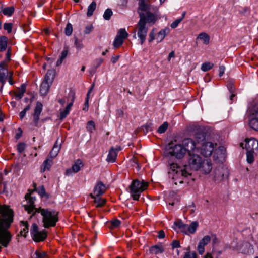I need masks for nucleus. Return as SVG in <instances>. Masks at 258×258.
<instances>
[{
  "mask_svg": "<svg viewBox=\"0 0 258 258\" xmlns=\"http://www.w3.org/2000/svg\"><path fill=\"white\" fill-rule=\"evenodd\" d=\"M196 143L190 138L184 139L182 141V145L183 148L185 149V153L188 152L189 155L190 153L199 152L200 146H196Z\"/></svg>",
  "mask_w": 258,
  "mask_h": 258,
  "instance_id": "6e6552de",
  "label": "nucleus"
},
{
  "mask_svg": "<svg viewBox=\"0 0 258 258\" xmlns=\"http://www.w3.org/2000/svg\"><path fill=\"white\" fill-rule=\"evenodd\" d=\"M226 172V169L222 167H218L214 171L213 178L215 181L220 182L223 179Z\"/></svg>",
  "mask_w": 258,
  "mask_h": 258,
  "instance_id": "ddd939ff",
  "label": "nucleus"
},
{
  "mask_svg": "<svg viewBox=\"0 0 258 258\" xmlns=\"http://www.w3.org/2000/svg\"><path fill=\"white\" fill-rule=\"evenodd\" d=\"M25 199L28 201V205H24V207L25 210L29 214L32 213V216H34L37 213H35V209L37 208L35 207L34 205L36 199L35 197L31 196L30 194H26L25 195Z\"/></svg>",
  "mask_w": 258,
  "mask_h": 258,
  "instance_id": "9d476101",
  "label": "nucleus"
},
{
  "mask_svg": "<svg viewBox=\"0 0 258 258\" xmlns=\"http://www.w3.org/2000/svg\"><path fill=\"white\" fill-rule=\"evenodd\" d=\"M0 71H8V63L6 61H3L1 62Z\"/></svg>",
  "mask_w": 258,
  "mask_h": 258,
  "instance_id": "8fccbe9b",
  "label": "nucleus"
},
{
  "mask_svg": "<svg viewBox=\"0 0 258 258\" xmlns=\"http://www.w3.org/2000/svg\"><path fill=\"white\" fill-rule=\"evenodd\" d=\"M106 190V186L104 184H103L102 182L99 181L95 185L93 192L95 195L97 197H99L102 195H103Z\"/></svg>",
  "mask_w": 258,
  "mask_h": 258,
  "instance_id": "a211bd4d",
  "label": "nucleus"
},
{
  "mask_svg": "<svg viewBox=\"0 0 258 258\" xmlns=\"http://www.w3.org/2000/svg\"><path fill=\"white\" fill-rule=\"evenodd\" d=\"M51 84L45 82H42L40 88V94L43 96L46 95L49 92V88Z\"/></svg>",
  "mask_w": 258,
  "mask_h": 258,
  "instance_id": "412c9836",
  "label": "nucleus"
},
{
  "mask_svg": "<svg viewBox=\"0 0 258 258\" xmlns=\"http://www.w3.org/2000/svg\"><path fill=\"white\" fill-rule=\"evenodd\" d=\"M74 99H75V94H74V93H73L72 94V99L71 102L69 103L66 107V108L70 110H71V108L73 104Z\"/></svg>",
  "mask_w": 258,
  "mask_h": 258,
  "instance_id": "680f3d73",
  "label": "nucleus"
},
{
  "mask_svg": "<svg viewBox=\"0 0 258 258\" xmlns=\"http://www.w3.org/2000/svg\"><path fill=\"white\" fill-rule=\"evenodd\" d=\"M26 147V144L24 143H20L17 146V150L19 153L23 152Z\"/></svg>",
  "mask_w": 258,
  "mask_h": 258,
  "instance_id": "603ef678",
  "label": "nucleus"
},
{
  "mask_svg": "<svg viewBox=\"0 0 258 258\" xmlns=\"http://www.w3.org/2000/svg\"><path fill=\"white\" fill-rule=\"evenodd\" d=\"M35 213H40L42 216L43 227L49 228L55 226L58 221L59 212L53 209H44L41 207L35 209Z\"/></svg>",
  "mask_w": 258,
  "mask_h": 258,
  "instance_id": "f03ea898",
  "label": "nucleus"
},
{
  "mask_svg": "<svg viewBox=\"0 0 258 258\" xmlns=\"http://www.w3.org/2000/svg\"><path fill=\"white\" fill-rule=\"evenodd\" d=\"M30 233L32 239L36 242L43 241L47 236L46 231H39L38 226L36 223L32 224L30 228Z\"/></svg>",
  "mask_w": 258,
  "mask_h": 258,
  "instance_id": "423d86ee",
  "label": "nucleus"
},
{
  "mask_svg": "<svg viewBox=\"0 0 258 258\" xmlns=\"http://www.w3.org/2000/svg\"><path fill=\"white\" fill-rule=\"evenodd\" d=\"M86 128L88 132L92 133L95 130V124L93 121L90 120L87 122Z\"/></svg>",
  "mask_w": 258,
  "mask_h": 258,
  "instance_id": "a19ab883",
  "label": "nucleus"
},
{
  "mask_svg": "<svg viewBox=\"0 0 258 258\" xmlns=\"http://www.w3.org/2000/svg\"><path fill=\"white\" fill-rule=\"evenodd\" d=\"M250 114L254 116L249 122V126L253 130L258 131V106H254L250 110Z\"/></svg>",
  "mask_w": 258,
  "mask_h": 258,
  "instance_id": "9b49d317",
  "label": "nucleus"
},
{
  "mask_svg": "<svg viewBox=\"0 0 258 258\" xmlns=\"http://www.w3.org/2000/svg\"><path fill=\"white\" fill-rule=\"evenodd\" d=\"M113 13L111 9H107L105 10L103 18L106 20H109L111 18Z\"/></svg>",
  "mask_w": 258,
  "mask_h": 258,
  "instance_id": "c03bdc74",
  "label": "nucleus"
},
{
  "mask_svg": "<svg viewBox=\"0 0 258 258\" xmlns=\"http://www.w3.org/2000/svg\"><path fill=\"white\" fill-rule=\"evenodd\" d=\"M123 42L124 40L116 36L113 43L114 47L115 48L119 47L123 44Z\"/></svg>",
  "mask_w": 258,
  "mask_h": 258,
  "instance_id": "e433bc0d",
  "label": "nucleus"
},
{
  "mask_svg": "<svg viewBox=\"0 0 258 258\" xmlns=\"http://www.w3.org/2000/svg\"><path fill=\"white\" fill-rule=\"evenodd\" d=\"M246 160L249 164H251L254 161V153L253 151L246 150Z\"/></svg>",
  "mask_w": 258,
  "mask_h": 258,
  "instance_id": "473e14b6",
  "label": "nucleus"
},
{
  "mask_svg": "<svg viewBox=\"0 0 258 258\" xmlns=\"http://www.w3.org/2000/svg\"><path fill=\"white\" fill-rule=\"evenodd\" d=\"M68 53V47H65L61 53L60 58L56 62V66H59L62 63L63 60L67 57Z\"/></svg>",
  "mask_w": 258,
  "mask_h": 258,
  "instance_id": "a878e982",
  "label": "nucleus"
},
{
  "mask_svg": "<svg viewBox=\"0 0 258 258\" xmlns=\"http://www.w3.org/2000/svg\"><path fill=\"white\" fill-rule=\"evenodd\" d=\"M203 160L198 154L190 153L188 159V163L183 167L178 166L176 163L170 164L168 174L174 180V184L177 185L178 183H182L183 177H187L191 175L190 170L197 171L200 169Z\"/></svg>",
  "mask_w": 258,
  "mask_h": 258,
  "instance_id": "f257e3e1",
  "label": "nucleus"
},
{
  "mask_svg": "<svg viewBox=\"0 0 258 258\" xmlns=\"http://www.w3.org/2000/svg\"><path fill=\"white\" fill-rule=\"evenodd\" d=\"M148 186V183L143 180H134L129 186L130 194L134 200H139L141 194L146 190Z\"/></svg>",
  "mask_w": 258,
  "mask_h": 258,
  "instance_id": "7ed1b4c3",
  "label": "nucleus"
},
{
  "mask_svg": "<svg viewBox=\"0 0 258 258\" xmlns=\"http://www.w3.org/2000/svg\"><path fill=\"white\" fill-rule=\"evenodd\" d=\"M43 108V105L42 104L37 101L36 104V106L34 110V113L32 114V116L33 118V124L36 127H37L38 126V121L39 120V117L41 114V113L42 112Z\"/></svg>",
  "mask_w": 258,
  "mask_h": 258,
  "instance_id": "f8f14e48",
  "label": "nucleus"
},
{
  "mask_svg": "<svg viewBox=\"0 0 258 258\" xmlns=\"http://www.w3.org/2000/svg\"><path fill=\"white\" fill-rule=\"evenodd\" d=\"M219 152H221L220 158H224L225 149L223 146H221L219 147L218 149L217 150V153L218 154Z\"/></svg>",
  "mask_w": 258,
  "mask_h": 258,
  "instance_id": "4d7b16f0",
  "label": "nucleus"
},
{
  "mask_svg": "<svg viewBox=\"0 0 258 258\" xmlns=\"http://www.w3.org/2000/svg\"><path fill=\"white\" fill-rule=\"evenodd\" d=\"M174 225L179 229H182V231L186 230L187 225L184 224L181 220H178L174 222Z\"/></svg>",
  "mask_w": 258,
  "mask_h": 258,
  "instance_id": "4c0bfd02",
  "label": "nucleus"
},
{
  "mask_svg": "<svg viewBox=\"0 0 258 258\" xmlns=\"http://www.w3.org/2000/svg\"><path fill=\"white\" fill-rule=\"evenodd\" d=\"M169 32L170 29L169 28H165L160 30L156 37V39L158 40V42H161Z\"/></svg>",
  "mask_w": 258,
  "mask_h": 258,
  "instance_id": "aec40b11",
  "label": "nucleus"
},
{
  "mask_svg": "<svg viewBox=\"0 0 258 258\" xmlns=\"http://www.w3.org/2000/svg\"><path fill=\"white\" fill-rule=\"evenodd\" d=\"M245 148L246 150H254L258 152V141L254 138H252L249 140H245Z\"/></svg>",
  "mask_w": 258,
  "mask_h": 258,
  "instance_id": "4468645a",
  "label": "nucleus"
},
{
  "mask_svg": "<svg viewBox=\"0 0 258 258\" xmlns=\"http://www.w3.org/2000/svg\"><path fill=\"white\" fill-rule=\"evenodd\" d=\"M36 255V258H46L47 254L45 252H41L39 250H36L34 253Z\"/></svg>",
  "mask_w": 258,
  "mask_h": 258,
  "instance_id": "de8ad7c7",
  "label": "nucleus"
},
{
  "mask_svg": "<svg viewBox=\"0 0 258 258\" xmlns=\"http://www.w3.org/2000/svg\"><path fill=\"white\" fill-rule=\"evenodd\" d=\"M169 154L175 156L176 158L181 159L185 155V149L181 144H175L173 142L170 143L167 147Z\"/></svg>",
  "mask_w": 258,
  "mask_h": 258,
  "instance_id": "39448f33",
  "label": "nucleus"
},
{
  "mask_svg": "<svg viewBox=\"0 0 258 258\" xmlns=\"http://www.w3.org/2000/svg\"><path fill=\"white\" fill-rule=\"evenodd\" d=\"M199 39L203 40L204 41V43L205 44H208L209 43V36L208 34L205 33H200L198 37Z\"/></svg>",
  "mask_w": 258,
  "mask_h": 258,
  "instance_id": "c9c22d12",
  "label": "nucleus"
},
{
  "mask_svg": "<svg viewBox=\"0 0 258 258\" xmlns=\"http://www.w3.org/2000/svg\"><path fill=\"white\" fill-rule=\"evenodd\" d=\"M8 71H0V82L2 84V87L4 86L5 84L7 79L8 76Z\"/></svg>",
  "mask_w": 258,
  "mask_h": 258,
  "instance_id": "f704fd0d",
  "label": "nucleus"
},
{
  "mask_svg": "<svg viewBox=\"0 0 258 258\" xmlns=\"http://www.w3.org/2000/svg\"><path fill=\"white\" fill-rule=\"evenodd\" d=\"M149 5L146 3V0H139L138 12L140 10H146L149 9Z\"/></svg>",
  "mask_w": 258,
  "mask_h": 258,
  "instance_id": "2f4dec72",
  "label": "nucleus"
},
{
  "mask_svg": "<svg viewBox=\"0 0 258 258\" xmlns=\"http://www.w3.org/2000/svg\"><path fill=\"white\" fill-rule=\"evenodd\" d=\"M195 138L197 142V145L199 146L202 145L203 143L207 142L206 140L205 135L204 133H198L196 134Z\"/></svg>",
  "mask_w": 258,
  "mask_h": 258,
  "instance_id": "b1692460",
  "label": "nucleus"
},
{
  "mask_svg": "<svg viewBox=\"0 0 258 258\" xmlns=\"http://www.w3.org/2000/svg\"><path fill=\"white\" fill-rule=\"evenodd\" d=\"M21 223L23 227L20 232V235L26 237V234L28 232L29 225L27 221H21Z\"/></svg>",
  "mask_w": 258,
  "mask_h": 258,
  "instance_id": "bb28decb",
  "label": "nucleus"
},
{
  "mask_svg": "<svg viewBox=\"0 0 258 258\" xmlns=\"http://www.w3.org/2000/svg\"><path fill=\"white\" fill-rule=\"evenodd\" d=\"M93 27L92 25H88L85 27L84 30V33L86 34H89L93 30Z\"/></svg>",
  "mask_w": 258,
  "mask_h": 258,
  "instance_id": "bf43d9fd",
  "label": "nucleus"
},
{
  "mask_svg": "<svg viewBox=\"0 0 258 258\" xmlns=\"http://www.w3.org/2000/svg\"><path fill=\"white\" fill-rule=\"evenodd\" d=\"M11 60V52H10V49H9L7 52L6 55V58L4 61H6L7 63Z\"/></svg>",
  "mask_w": 258,
  "mask_h": 258,
  "instance_id": "0e129e2a",
  "label": "nucleus"
},
{
  "mask_svg": "<svg viewBox=\"0 0 258 258\" xmlns=\"http://www.w3.org/2000/svg\"><path fill=\"white\" fill-rule=\"evenodd\" d=\"M8 39L6 36H1L0 38V51H5L7 47Z\"/></svg>",
  "mask_w": 258,
  "mask_h": 258,
  "instance_id": "cd10ccee",
  "label": "nucleus"
},
{
  "mask_svg": "<svg viewBox=\"0 0 258 258\" xmlns=\"http://www.w3.org/2000/svg\"><path fill=\"white\" fill-rule=\"evenodd\" d=\"M70 111V110H69L68 109L66 108L63 111H61L60 113V115H59L60 119H63V118H64L67 116V115L69 114Z\"/></svg>",
  "mask_w": 258,
  "mask_h": 258,
  "instance_id": "864d4df0",
  "label": "nucleus"
},
{
  "mask_svg": "<svg viewBox=\"0 0 258 258\" xmlns=\"http://www.w3.org/2000/svg\"><path fill=\"white\" fill-rule=\"evenodd\" d=\"M117 152L115 149L112 147L109 151L107 158V161L109 162H114L115 161L117 157Z\"/></svg>",
  "mask_w": 258,
  "mask_h": 258,
  "instance_id": "5701e85b",
  "label": "nucleus"
},
{
  "mask_svg": "<svg viewBox=\"0 0 258 258\" xmlns=\"http://www.w3.org/2000/svg\"><path fill=\"white\" fill-rule=\"evenodd\" d=\"M60 148H61V144L60 143L58 144V139H57L56 141L52 150L54 151H57V153H59Z\"/></svg>",
  "mask_w": 258,
  "mask_h": 258,
  "instance_id": "5fc2aeb1",
  "label": "nucleus"
},
{
  "mask_svg": "<svg viewBox=\"0 0 258 258\" xmlns=\"http://www.w3.org/2000/svg\"><path fill=\"white\" fill-rule=\"evenodd\" d=\"M149 9L146 10H140L139 12L145 14L146 21L149 23H154L157 17L158 8L151 5H149Z\"/></svg>",
  "mask_w": 258,
  "mask_h": 258,
  "instance_id": "0eeeda50",
  "label": "nucleus"
},
{
  "mask_svg": "<svg viewBox=\"0 0 258 258\" xmlns=\"http://www.w3.org/2000/svg\"><path fill=\"white\" fill-rule=\"evenodd\" d=\"M168 127V123L167 122H164L161 125L159 126L158 129V132L160 134H162L165 132Z\"/></svg>",
  "mask_w": 258,
  "mask_h": 258,
  "instance_id": "37998d69",
  "label": "nucleus"
},
{
  "mask_svg": "<svg viewBox=\"0 0 258 258\" xmlns=\"http://www.w3.org/2000/svg\"><path fill=\"white\" fill-rule=\"evenodd\" d=\"M2 12L4 15L8 16H11L14 12V8L13 7H8L2 9Z\"/></svg>",
  "mask_w": 258,
  "mask_h": 258,
  "instance_id": "72a5a7b5",
  "label": "nucleus"
},
{
  "mask_svg": "<svg viewBox=\"0 0 258 258\" xmlns=\"http://www.w3.org/2000/svg\"><path fill=\"white\" fill-rule=\"evenodd\" d=\"M164 249L162 246L158 245H154L151 247L150 249V251L151 253L158 254L159 253H161L163 252Z\"/></svg>",
  "mask_w": 258,
  "mask_h": 258,
  "instance_id": "c85d7f7f",
  "label": "nucleus"
},
{
  "mask_svg": "<svg viewBox=\"0 0 258 258\" xmlns=\"http://www.w3.org/2000/svg\"><path fill=\"white\" fill-rule=\"evenodd\" d=\"M55 76V71L53 70H48L45 76L43 82H45L52 84Z\"/></svg>",
  "mask_w": 258,
  "mask_h": 258,
  "instance_id": "6ab92c4d",
  "label": "nucleus"
},
{
  "mask_svg": "<svg viewBox=\"0 0 258 258\" xmlns=\"http://www.w3.org/2000/svg\"><path fill=\"white\" fill-rule=\"evenodd\" d=\"M39 195L42 197H45L46 198H49V195L46 194L45 192V190L43 185H42L40 187V189L38 191Z\"/></svg>",
  "mask_w": 258,
  "mask_h": 258,
  "instance_id": "49530a36",
  "label": "nucleus"
},
{
  "mask_svg": "<svg viewBox=\"0 0 258 258\" xmlns=\"http://www.w3.org/2000/svg\"><path fill=\"white\" fill-rule=\"evenodd\" d=\"M53 162L51 159H46L44 160L43 164L41 167L40 171L41 172H44L45 170H49L52 165Z\"/></svg>",
  "mask_w": 258,
  "mask_h": 258,
  "instance_id": "393cba45",
  "label": "nucleus"
},
{
  "mask_svg": "<svg viewBox=\"0 0 258 258\" xmlns=\"http://www.w3.org/2000/svg\"><path fill=\"white\" fill-rule=\"evenodd\" d=\"M73 31V26L71 24L68 23L65 28V34L67 36H70Z\"/></svg>",
  "mask_w": 258,
  "mask_h": 258,
  "instance_id": "a18cd8bd",
  "label": "nucleus"
},
{
  "mask_svg": "<svg viewBox=\"0 0 258 258\" xmlns=\"http://www.w3.org/2000/svg\"><path fill=\"white\" fill-rule=\"evenodd\" d=\"M213 66V64L210 62H206L202 64L201 70L204 72H206L211 69Z\"/></svg>",
  "mask_w": 258,
  "mask_h": 258,
  "instance_id": "58836bf2",
  "label": "nucleus"
},
{
  "mask_svg": "<svg viewBox=\"0 0 258 258\" xmlns=\"http://www.w3.org/2000/svg\"><path fill=\"white\" fill-rule=\"evenodd\" d=\"M128 35V34L125 29L124 28H121L118 30L116 36L124 40Z\"/></svg>",
  "mask_w": 258,
  "mask_h": 258,
  "instance_id": "7c9ffc66",
  "label": "nucleus"
},
{
  "mask_svg": "<svg viewBox=\"0 0 258 258\" xmlns=\"http://www.w3.org/2000/svg\"><path fill=\"white\" fill-rule=\"evenodd\" d=\"M211 237L208 236H204L199 243L197 250L200 254L202 255L205 251L204 247L210 241Z\"/></svg>",
  "mask_w": 258,
  "mask_h": 258,
  "instance_id": "2eb2a0df",
  "label": "nucleus"
},
{
  "mask_svg": "<svg viewBox=\"0 0 258 258\" xmlns=\"http://www.w3.org/2000/svg\"><path fill=\"white\" fill-rule=\"evenodd\" d=\"M198 226V223L197 221H194L191 223V224L188 226L187 225L186 230L184 232L187 234V233H189L190 234H194L197 230V228Z\"/></svg>",
  "mask_w": 258,
  "mask_h": 258,
  "instance_id": "4be33fe9",
  "label": "nucleus"
},
{
  "mask_svg": "<svg viewBox=\"0 0 258 258\" xmlns=\"http://www.w3.org/2000/svg\"><path fill=\"white\" fill-rule=\"evenodd\" d=\"M13 72L11 71L8 72V78L9 79V83L10 85H13L14 82L13 81Z\"/></svg>",
  "mask_w": 258,
  "mask_h": 258,
  "instance_id": "13d9d810",
  "label": "nucleus"
},
{
  "mask_svg": "<svg viewBox=\"0 0 258 258\" xmlns=\"http://www.w3.org/2000/svg\"><path fill=\"white\" fill-rule=\"evenodd\" d=\"M138 13L140 16V20L137 27V35L140 40V43L142 45L145 41L148 29L146 26V22L145 14L141 12Z\"/></svg>",
  "mask_w": 258,
  "mask_h": 258,
  "instance_id": "20e7f679",
  "label": "nucleus"
},
{
  "mask_svg": "<svg viewBox=\"0 0 258 258\" xmlns=\"http://www.w3.org/2000/svg\"><path fill=\"white\" fill-rule=\"evenodd\" d=\"M13 24L11 23H5L4 24V30L7 31L10 33L12 32Z\"/></svg>",
  "mask_w": 258,
  "mask_h": 258,
  "instance_id": "3c124183",
  "label": "nucleus"
},
{
  "mask_svg": "<svg viewBox=\"0 0 258 258\" xmlns=\"http://www.w3.org/2000/svg\"><path fill=\"white\" fill-rule=\"evenodd\" d=\"M83 166V162L80 159L77 160L73 165L72 169H68L66 170V175H70L72 172L74 173L78 172L80 170V168Z\"/></svg>",
  "mask_w": 258,
  "mask_h": 258,
  "instance_id": "f3484780",
  "label": "nucleus"
},
{
  "mask_svg": "<svg viewBox=\"0 0 258 258\" xmlns=\"http://www.w3.org/2000/svg\"><path fill=\"white\" fill-rule=\"evenodd\" d=\"M224 71H225L224 66H220L219 68V77H221L224 74Z\"/></svg>",
  "mask_w": 258,
  "mask_h": 258,
  "instance_id": "774afa93",
  "label": "nucleus"
},
{
  "mask_svg": "<svg viewBox=\"0 0 258 258\" xmlns=\"http://www.w3.org/2000/svg\"><path fill=\"white\" fill-rule=\"evenodd\" d=\"M158 238L159 239L164 238L165 237V234L163 230H161L158 232V234L157 235Z\"/></svg>",
  "mask_w": 258,
  "mask_h": 258,
  "instance_id": "338daca9",
  "label": "nucleus"
},
{
  "mask_svg": "<svg viewBox=\"0 0 258 258\" xmlns=\"http://www.w3.org/2000/svg\"><path fill=\"white\" fill-rule=\"evenodd\" d=\"M183 258H197V255L195 252H186Z\"/></svg>",
  "mask_w": 258,
  "mask_h": 258,
  "instance_id": "09e8293b",
  "label": "nucleus"
},
{
  "mask_svg": "<svg viewBox=\"0 0 258 258\" xmlns=\"http://www.w3.org/2000/svg\"><path fill=\"white\" fill-rule=\"evenodd\" d=\"M172 246L173 248L179 247L180 246L179 241L178 240H174L172 242Z\"/></svg>",
  "mask_w": 258,
  "mask_h": 258,
  "instance_id": "e2e57ef3",
  "label": "nucleus"
},
{
  "mask_svg": "<svg viewBox=\"0 0 258 258\" xmlns=\"http://www.w3.org/2000/svg\"><path fill=\"white\" fill-rule=\"evenodd\" d=\"M212 163L210 160H203L200 167L201 172L204 174L209 173L212 169Z\"/></svg>",
  "mask_w": 258,
  "mask_h": 258,
  "instance_id": "dca6fc26",
  "label": "nucleus"
},
{
  "mask_svg": "<svg viewBox=\"0 0 258 258\" xmlns=\"http://www.w3.org/2000/svg\"><path fill=\"white\" fill-rule=\"evenodd\" d=\"M215 148L214 144L211 142L203 143L200 148V152L204 156L207 157L210 156Z\"/></svg>",
  "mask_w": 258,
  "mask_h": 258,
  "instance_id": "1a4fd4ad",
  "label": "nucleus"
},
{
  "mask_svg": "<svg viewBox=\"0 0 258 258\" xmlns=\"http://www.w3.org/2000/svg\"><path fill=\"white\" fill-rule=\"evenodd\" d=\"M94 203L96 204V207H102L106 203V200L105 199L101 198H96L94 200Z\"/></svg>",
  "mask_w": 258,
  "mask_h": 258,
  "instance_id": "79ce46f5",
  "label": "nucleus"
},
{
  "mask_svg": "<svg viewBox=\"0 0 258 258\" xmlns=\"http://www.w3.org/2000/svg\"><path fill=\"white\" fill-rule=\"evenodd\" d=\"M121 224V222L120 220L118 219H114L112 220L110 222V225H109V228L110 229H113L118 227Z\"/></svg>",
  "mask_w": 258,
  "mask_h": 258,
  "instance_id": "ea45409f",
  "label": "nucleus"
},
{
  "mask_svg": "<svg viewBox=\"0 0 258 258\" xmlns=\"http://www.w3.org/2000/svg\"><path fill=\"white\" fill-rule=\"evenodd\" d=\"M89 97L88 96H86V100H85V107L83 108V110H84V111H87L88 109V107H89Z\"/></svg>",
  "mask_w": 258,
  "mask_h": 258,
  "instance_id": "69168bd1",
  "label": "nucleus"
},
{
  "mask_svg": "<svg viewBox=\"0 0 258 258\" xmlns=\"http://www.w3.org/2000/svg\"><path fill=\"white\" fill-rule=\"evenodd\" d=\"M24 94V93L21 91L20 90H19V91L15 93V96L17 99H20L22 98Z\"/></svg>",
  "mask_w": 258,
  "mask_h": 258,
  "instance_id": "052dcab7",
  "label": "nucleus"
},
{
  "mask_svg": "<svg viewBox=\"0 0 258 258\" xmlns=\"http://www.w3.org/2000/svg\"><path fill=\"white\" fill-rule=\"evenodd\" d=\"M96 8V3L95 2L93 1L91 4L88 7L87 15L88 17L92 16L93 12Z\"/></svg>",
  "mask_w": 258,
  "mask_h": 258,
  "instance_id": "c756f323",
  "label": "nucleus"
},
{
  "mask_svg": "<svg viewBox=\"0 0 258 258\" xmlns=\"http://www.w3.org/2000/svg\"><path fill=\"white\" fill-rule=\"evenodd\" d=\"M182 21V18H178L174 21L171 24V27L172 28H175L177 27L179 24Z\"/></svg>",
  "mask_w": 258,
  "mask_h": 258,
  "instance_id": "6e6d98bb",
  "label": "nucleus"
}]
</instances>
